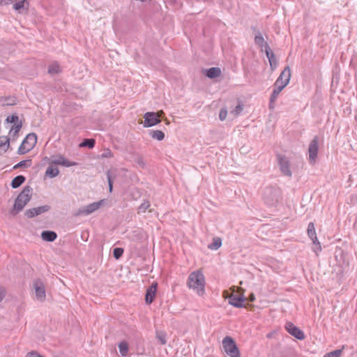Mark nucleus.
Here are the masks:
<instances>
[{
    "label": "nucleus",
    "mask_w": 357,
    "mask_h": 357,
    "mask_svg": "<svg viewBox=\"0 0 357 357\" xmlns=\"http://www.w3.org/2000/svg\"><path fill=\"white\" fill-rule=\"evenodd\" d=\"M41 238L43 241L47 242H53L57 238V234L54 231H43L41 233Z\"/></svg>",
    "instance_id": "nucleus-19"
},
{
    "label": "nucleus",
    "mask_w": 357,
    "mask_h": 357,
    "mask_svg": "<svg viewBox=\"0 0 357 357\" xmlns=\"http://www.w3.org/2000/svg\"><path fill=\"white\" fill-rule=\"evenodd\" d=\"M307 232V235H308L309 238L312 241L313 244L314 245V247L313 248L314 251L315 252L321 251V244L317 239V234L315 231V227H314V225L313 222H310L308 224Z\"/></svg>",
    "instance_id": "nucleus-10"
},
{
    "label": "nucleus",
    "mask_w": 357,
    "mask_h": 357,
    "mask_svg": "<svg viewBox=\"0 0 357 357\" xmlns=\"http://www.w3.org/2000/svg\"><path fill=\"white\" fill-rule=\"evenodd\" d=\"M227 115V110L225 108H222L219 113V119L221 121L225 120Z\"/></svg>",
    "instance_id": "nucleus-42"
},
{
    "label": "nucleus",
    "mask_w": 357,
    "mask_h": 357,
    "mask_svg": "<svg viewBox=\"0 0 357 357\" xmlns=\"http://www.w3.org/2000/svg\"><path fill=\"white\" fill-rule=\"evenodd\" d=\"M16 104V99L15 97H0V105L2 106H11Z\"/></svg>",
    "instance_id": "nucleus-23"
},
{
    "label": "nucleus",
    "mask_w": 357,
    "mask_h": 357,
    "mask_svg": "<svg viewBox=\"0 0 357 357\" xmlns=\"http://www.w3.org/2000/svg\"><path fill=\"white\" fill-rule=\"evenodd\" d=\"M284 88V85L281 86L274 85V89L271 95V103L274 102L277 100L279 94Z\"/></svg>",
    "instance_id": "nucleus-25"
},
{
    "label": "nucleus",
    "mask_w": 357,
    "mask_h": 357,
    "mask_svg": "<svg viewBox=\"0 0 357 357\" xmlns=\"http://www.w3.org/2000/svg\"><path fill=\"white\" fill-rule=\"evenodd\" d=\"M113 156V154L110 149H105L103 153L101 154L102 158H112Z\"/></svg>",
    "instance_id": "nucleus-41"
},
{
    "label": "nucleus",
    "mask_w": 357,
    "mask_h": 357,
    "mask_svg": "<svg viewBox=\"0 0 357 357\" xmlns=\"http://www.w3.org/2000/svg\"><path fill=\"white\" fill-rule=\"evenodd\" d=\"M291 77V70L289 66L285 67L283 71L280 73L278 78L276 79L274 85L283 86L285 87L289 82Z\"/></svg>",
    "instance_id": "nucleus-11"
},
{
    "label": "nucleus",
    "mask_w": 357,
    "mask_h": 357,
    "mask_svg": "<svg viewBox=\"0 0 357 357\" xmlns=\"http://www.w3.org/2000/svg\"><path fill=\"white\" fill-rule=\"evenodd\" d=\"M31 188L30 186H26L16 197L13 208L10 211V213L15 215L21 211L31 199Z\"/></svg>",
    "instance_id": "nucleus-2"
},
{
    "label": "nucleus",
    "mask_w": 357,
    "mask_h": 357,
    "mask_svg": "<svg viewBox=\"0 0 357 357\" xmlns=\"http://www.w3.org/2000/svg\"><path fill=\"white\" fill-rule=\"evenodd\" d=\"M22 126V121H20L19 123H15V125H13L9 130V135L15 139L17 137L18 133Z\"/></svg>",
    "instance_id": "nucleus-24"
},
{
    "label": "nucleus",
    "mask_w": 357,
    "mask_h": 357,
    "mask_svg": "<svg viewBox=\"0 0 357 357\" xmlns=\"http://www.w3.org/2000/svg\"><path fill=\"white\" fill-rule=\"evenodd\" d=\"M221 74V70L218 67H213L206 70V75L211 79L216 78Z\"/></svg>",
    "instance_id": "nucleus-22"
},
{
    "label": "nucleus",
    "mask_w": 357,
    "mask_h": 357,
    "mask_svg": "<svg viewBox=\"0 0 357 357\" xmlns=\"http://www.w3.org/2000/svg\"><path fill=\"white\" fill-rule=\"evenodd\" d=\"M273 103H274V102H272V103H271V102H270V103H269V107H270V108H271V109H273V108H274Z\"/></svg>",
    "instance_id": "nucleus-48"
},
{
    "label": "nucleus",
    "mask_w": 357,
    "mask_h": 357,
    "mask_svg": "<svg viewBox=\"0 0 357 357\" xmlns=\"http://www.w3.org/2000/svg\"><path fill=\"white\" fill-rule=\"evenodd\" d=\"M149 135L158 141H161L165 138V134L161 130H150Z\"/></svg>",
    "instance_id": "nucleus-27"
},
{
    "label": "nucleus",
    "mask_w": 357,
    "mask_h": 357,
    "mask_svg": "<svg viewBox=\"0 0 357 357\" xmlns=\"http://www.w3.org/2000/svg\"><path fill=\"white\" fill-rule=\"evenodd\" d=\"M243 105H241V104H238L236 107L235 109H234L232 111H231V113L234 114V116H238V114H240L241 113V112L243 111Z\"/></svg>",
    "instance_id": "nucleus-40"
},
{
    "label": "nucleus",
    "mask_w": 357,
    "mask_h": 357,
    "mask_svg": "<svg viewBox=\"0 0 357 357\" xmlns=\"http://www.w3.org/2000/svg\"><path fill=\"white\" fill-rule=\"evenodd\" d=\"M157 290V284H151L146 290L145 301L146 303L150 304L153 301V299L155 296Z\"/></svg>",
    "instance_id": "nucleus-17"
},
{
    "label": "nucleus",
    "mask_w": 357,
    "mask_h": 357,
    "mask_svg": "<svg viewBox=\"0 0 357 357\" xmlns=\"http://www.w3.org/2000/svg\"><path fill=\"white\" fill-rule=\"evenodd\" d=\"M255 43L258 46L261 47L262 49L264 48V44L266 43L264 41V39L262 36V35L258 32L255 37Z\"/></svg>",
    "instance_id": "nucleus-33"
},
{
    "label": "nucleus",
    "mask_w": 357,
    "mask_h": 357,
    "mask_svg": "<svg viewBox=\"0 0 357 357\" xmlns=\"http://www.w3.org/2000/svg\"><path fill=\"white\" fill-rule=\"evenodd\" d=\"M20 121H19V117L16 114H12L11 116H8L6 119V124L8 123H13V125H15V123H19Z\"/></svg>",
    "instance_id": "nucleus-34"
},
{
    "label": "nucleus",
    "mask_w": 357,
    "mask_h": 357,
    "mask_svg": "<svg viewBox=\"0 0 357 357\" xmlns=\"http://www.w3.org/2000/svg\"><path fill=\"white\" fill-rule=\"evenodd\" d=\"M104 200H100L98 202H93L90 204H88L86 206H84L82 207H80L75 213V216H82V215H89L93 212L98 210L100 206L103 204Z\"/></svg>",
    "instance_id": "nucleus-5"
},
{
    "label": "nucleus",
    "mask_w": 357,
    "mask_h": 357,
    "mask_svg": "<svg viewBox=\"0 0 357 357\" xmlns=\"http://www.w3.org/2000/svg\"><path fill=\"white\" fill-rule=\"evenodd\" d=\"M31 165V160L29 159V160H22L14 166V169H17L19 167H30Z\"/></svg>",
    "instance_id": "nucleus-35"
},
{
    "label": "nucleus",
    "mask_w": 357,
    "mask_h": 357,
    "mask_svg": "<svg viewBox=\"0 0 357 357\" xmlns=\"http://www.w3.org/2000/svg\"><path fill=\"white\" fill-rule=\"evenodd\" d=\"M135 162L142 167H144L145 166V163L143 160V158L140 156H138L136 158Z\"/></svg>",
    "instance_id": "nucleus-45"
},
{
    "label": "nucleus",
    "mask_w": 357,
    "mask_h": 357,
    "mask_svg": "<svg viewBox=\"0 0 357 357\" xmlns=\"http://www.w3.org/2000/svg\"><path fill=\"white\" fill-rule=\"evenodd\" d=\"M96 141L94 139H84L82 143L79 144L80 147H89L92 149L94 147Z\"/></svg>",
    "instance_id": "nucleus-31"
},
{
    "label": "nucleus",
    "mask_w": 357,
    "mask_h": 357,
    "mask_svg": "<svg viewBox=\"0 0 357 357\" xmlns=\"http://www.w3.org/2000/svg\"><path fill=\"white\" fill-rule=\"evenodd\" d=\"M342 351V349H337L326 354L324 357H340Z\"/></svg>",
    "instance_id": "nucleus-39"
},
{
    "label": "nucleus",
    "mask_w": 357,
    "mask_h": 357,
    "mask_svg": "<svg viewBox=\"0 0 357 357\" xmlns=\"http://www.w3.org/2000/svg\"><path fill=\"white\" fill-rule=\"evenodd\" d=\"M5 296H6V289L3 287H0V303L2 301V300L4 298Z\"/></svg>",
    "instance_id": "nucleus-46"
},
{
    "label": "nucleus",
    "mask_w": 357,
    "mask_h": 357,
    "mask_svg": "<svg viewBox=\"0 0 357 357\" xmlns=\"http://www.w3.org/2000/svg\"><path fill=\"white\" fill-rule=\"evenodd\" d=\"M222 241L220 238L216 237L213 239V242L208 245V248L212 250H217L220 248Z\"/></svg>",
    "instance_id": "nucleus-28"
},
{
    "label": "nucleus",
    "mask_w": 357,
    "mask_h": 357,
    "mask_svg": "<svg viewBox=\"0 0 357 357\" xmlns=\"http://www.w3.org/2000/svg\"><path fill=\"white\" fill-rule=\"evenodd\" d=\"M123 253V249L121 248H115L113 251L114 257L116 259H119L121 257Z\"/></svg>",
    "instance_id": "nucleus-37"
},
{
    "label": "nucleus",
    "mask_w": 357,
    "mask_h": 357,
    "mask_svg": "<svg viewBox=\"0 0 357 357\" xmlns=\"http://www.w3.org/2000/svg\"><path fill=\"white\" fill-rule=\"evenodd\" d=\"M36 141L37 137L35 133L28 134L17 150L18 154L23 155L31 151L35 146Z\"/></svg>",
    "instance_id": "nucleus-4"
},
{
    "label": "nucleus",
    "mask_w": 357,
    "mask_h": 357,
    "mask_svg": "<svg viewBox=\"0 0 357 357\" xmlns=\"http://www.w3.org/2000/svg\"><path fill=\"white\" fill-rule=\"evenodd\" d=\"M277 158L281 172L284 176L291 177L292 173L290 169V162L289 159L287 157L282 155H278Z\"/></svg>",
    "instance_id": "nucleus-8"
},
{
    "label": "nucleus",
    "mask_w": 357,
    "mask_h": 357,
    "mask_svg": "<svg viewBox=\"0 0 357 357\" xmlns=\"http://www.w3.org/2000/svg\"><path fill=\"white\" fill-rule=\"evenodd\" d=\"M59 170L57 167L50 166L46 169L45 175L50 178H54L59 174Z\"/></svg>",
    "instance_id": "nucleus-29"
},
{
    "label": "nucleus",
    "mask_w": 357,
    "mask_h": 357,
    "mask_svg": "<svg viewBox=\"0 0 357 357\" xmlns=\"http://www.w3.org/2000/svg\"><path fill=\"white\" fill-rule=\"evenodd\" d=\"M280 192L278 190L268 187L264 191V199L266 204L269 206L275 205L279 200Z\"/></svg>",
    "instance_id": "nucleus-6"
},
{
    "label": "nucleus",
    "mask_w": 357,
    "mask_h": 357,
    "mask_svg": "<svg viewBox=\"0 0 357 357\" xmlns=\"http://www.w3.org/2000/svg\"><path fill=\"white\" fill-rule=\"evenodd\" d=\"M119 352L122 356H126L128 352V344L126 342H121L119 344Z\"/></svg>",
    "instance_id": "nucleus-30"
},
{
    "label": "nucleus",
    "mask_w": 357,
    "mask_h": 357,
    "mask_svg": "<svg viewBox=\"0 0 357 357\" xmlns=\"http://www.w3.org/2000/svg\"><path fill=\"white\" fill-rule=\"evenodd\" d=\"M10 147V138L7 136H0V155L5 153Z\"/></svg>",
    "instance_id": "nucleus-18"
},
{
    "label": "nucleus",
    "mask_w": 357,
    "mask_h": 357,
    "mask_svg": "<svg viewBox=\"0 0 357 357\" xmlns=\"http://www.w3.org/2000/svg\"><path fill=\"white\" fill-rule=\"evenodd\" d=\"M157 337L162 344H165L167 343L165 334L162 333H157Z\"/></svg>",
    "instance_id": "nucleus-43"
},
{
    "label": "nucleus",
    "mask_w": 357,
    "mask_h": 357,
    "mask_svg": "<svg viewBox=\"0 0 357 357\" xmlns=\"http://www.w3.org/2000/svg\"><path fill=\"white\" fill-rule=\"evenodd\" d=\"M150 202L149 201H144V202L138 207V213H145L149 208Z\"/></svg>",
    "instance_id": "nucleus-36"
},
{
    "label": "nucleus",
    "mask_w": 357,
    "mask_h": 357,
    "mask_svg": "<svg viewBox=\"0 0 357 357\" xmlns=\"http://www.w3.org/2000/svg\"><path fill=\"white\" fill-rule=\"evenodd\" d=\"M264 51L266 52V57L269 61L271 66L273 67V65H276L277 62L275 58V55L268 46V43L264 44Z\"/></svg>",
    "instance_id": "nucleus-21"
},
{
    "label": "nucleus",
    "mask_w": 357,
    "mask_h": 357,
    "mask_svg": "<svg viewBox=\"0 0 357 357\" xmlns=\"http://www.w3.org/2000/svg\"><path fill=\"white\" fill-rule=\"evenodd\" d=\"M248 301L250 302H253L255 300V296L254 294H250L248 296Z\"/></svg>",
    "instance_id": "nucleus-47"
},
{
    "label": "nucleus",
    "mask_w": 357,
    "mask_h": 357,
    "mask_svg": "<svg viewBox=\"0 0 357 357\" xmlns=\"http://www.w3.org/2000/svg\"><path fill=\"white\" fill-rule=\"evenodd\" d=\"M25 181V177L22 175L15 176L11 181V186L13 188L20 187Z\"/></svg>",
    "instance_id": "nucleus-26"
},
{
    "label": "nucleus",
    "mask_w": 357,
    "mask_h": 357,
    "mask_svg": "<svg viewBox=\"0 0 357 357\" xmlns=\"http://www.w3.org/2000/svg\"><path fill=\"white\" fill-rule=\"evenodd\" d=\"M61 71L60 66L58 63H52L48 68V73L51 75H55Z\"/></svg>",
    "instance_id": "nucleus-32"
},
{
    "label": "nucleus",
    "mask_w": 357,
    "mask_h": 357,
    "mask_svg": "<svg viewBox=\"0 0 357 357\" xmlns=\"http://www.w3.org/2000/svg\"><path fill=\"white\" fill-rule=\"evenodd\" d=\"M50 209V206L49 205H44L33 208L28 209L25 211V215L28 218H32L35 216L40 215L43 213L49 211Z\"/></svg>",
    "instance_id": "nucleus-14"
},
{
    "label": "nucleus",
    "mask_w": 357,
    "mask_h": 357,
    "mask_svg": "<svg viewBox=\"0 0 357 357\" xmlns=\"http://www.w3.org/2000/svg\"><path fill=\"white\" fill-rule=\"evenodd\" d=\"M51 163L54 164V165H62V166L67 167L75 166L77 165L76 162H70V161L66 160L62 155H59L58 157L52 159L51 161Z\"/></svg>",
    "instance_id": "nucleus-16"
},
{
    "label": "nucleus",
    "mask_w": 357,
    "mask_h": 357,
    "mask_svg": "<svg viewBox=\"0 0 357 357\" xmlns=\"http://www.w3.org/2000/svg\"><path fill=\"white\" fill-rule=\"evenodd\" d=\"M107 181H108L109 191L110 192H112V189H113V181H112V172L109 170H108L107 172Z\"/></svg>",
    "instance_id": "nucleus-38"
},
{
    "label": "nucleus",
    "mask_w": 357,
    "mask_h": 357,
    "mask_svg": "<svg viewBox=\"0 0 357 357\" xmlns=\"http://www.w3.org/2000/svg\"><path fill=\"white\" fill-rule=\"evenodd\" d=\"M222 347L229 357H241L239 349L231 337L226 336L223 338Z\"/></svg>",
    "instance_id": "nucleus-3"
},
{
    "label": "nucleus",
    "mask_w": 357,
    "mask_h": 357,
    "mask_svg": "<svg viewBox=\"0 0 357 357\" xmlns=\"http://www.w3.org/2000/svg\"><path fill=\"white\" fill-rule=\"evenodd\" d=\"M245 301V298L243 296H238L235 294H231L228 297V302L230 305L236 307H243V302Z\"/></svg>",
    "instance_id": "nucleus-15"
},
{
    "label": "nucleus",
    "mask_w": 357,
    "mask_h": 357,
    "mask_svg": "<svg viewBox=\"0 0 357 357\" xmlns=\"http://www.w3.org/2000/svg\"><path fill=\"white\" fill-rule=\"evenodd\" d=\"M188 287L197 291L199 295H203L204 293L205 278L201 271H196L189 275Z\"/></svg>",
    "instance_id": "nucleus-1"
},
{
    "label": "nucleus",
    "mask_w": 357,
    "mask_h": 357,
    "mask_svg": "<svg viewBox=\"0 0 357 357\" xmlns=\"http://www.w3.org/2000/svg\"><path fill=\"white\" fill-rule=\"evenodd\" d=\"M285 328L289 334L298 340H302L305 339L304 333L298 327H296L294 324L287 322L286 324Z\"/></svg>",
    "instance_id": "nucleus-13"
},
{
    "label": "nucleus",
    "mask_w": 357,
    "mask_h": 357,
    "mask_svg": "<svg viewBox=\"0 0 357 357\" xmlns=\"http://www.w3.org/2000/svg\"><path fill=\"white\" fill-rule=\"evenodd\" d=\"M29 2L28 0H20L13 5V8L22 13L23 10H27L29 9Z\"/></svg>",
    "instance_id": "nucleus-20"
},
{
    "label": "nucleus",
    "mask_w": 357,
    "mask_h": 357,
    "mask_svg": "<svg viewBox=\"0 0 357 357\" xmlns=\"http://www.w3.org/2000/svg\"><path fill=\"white\" fill-rule=\"evenodd\" d=\"M33 289L36 297L38 300L43 301L45 299V288L43 282L40 280H37L33 283Z\"/></svg>",
    "instance_id": "nucleus-12"
},
{
    "label": "nucleus",
    "mask_w": 357,
    "mask_h": 357,
    "mask_svg": "<svg viewBox=\"0 0 357 357\" xmlns=\"http://www.w3.org/2000/svg\"><path fill=\"white\" fill-rule=\"evenodd\" d=\"M319 139L317 136H315L312 140L311 141L309 148V161L310 164H314L316 161V158L317 157L318 150H319Z\"/></svg>",
    "instance_id": "nucleus-9"
},
{
    "label": "nucleus",
    "mask_w": 357,
    "mask_h": 357,
    "mask_svg": "<svg viewBox=\"0 0 357 357\" xmlns=\"http://www.w3.org/2000/svg\"><path fill=\"white\" fill-rule=\"evenodd\" d=\"M163 114L162 111L160 112L155 113L152 112H149L144 114V127L149 128L153 126L158 124L160 122V116Z\"/></svg>",
    "instance_id": "nucleus-7"
},
{
    "label": "nucleus",
    "mask_w": 357,
    "mask_h": 357,
    "mask_svg": "<svg viewBox=\"0 0 357 357\" xmlns=\"http://www.w3.org/2000/svg\"><path fill=\"white\" fill-rule=\"evenodd\" d=\"M26 357H45V356L40 355L37 351H33L29 352L26 354Z\"/></svg>",
    "instance_id": "nucleus-44"
}]
</instances>
